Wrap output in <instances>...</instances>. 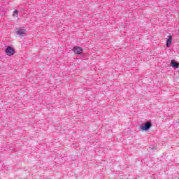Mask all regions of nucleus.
<instances>
[{
    "label": "nucleus",
    "instance_id": "f257e3e1",
    "mask_svg": "<svg viewBox=\"0 0 179 179\" xmlns=\"http://www.w3.org/2000/svg\"><path fill=\"white\" fill-rule=\"evenodd\" d=\"M72 51L74 52V54L80 55V54H82V52H83V48H82L79 46H76V47L73 48Z\"/></svg>",
    "mask_w": 179,
    "mask_h": 179
},
{
    "label": "nucleus",
    "instance_id": "f03ea898",
    "mask_svg": "<svg viewBox=\"0 0 179 179\" xmlns=\"http://www.w3.org/2000/svg\"><path fill=\"white\" fill-rule=\"evenodd\" d=\"M150 128H152V122H148L144 126H141L142 131H148Z\"/></svg>",
    "mask_w": 179,
    "mask_h": 179
},
{
    "label": "nucleus",
    "instance_id": "7ed1b4c3",
    "mask_svg": "<svg viewBox=\"0 0 179 179\" xmlns=\"http://www.w3.org/2000/svg\"><path fill=\"white\" fill-rule=\"evenodd\" d=\"M6 52L7 55L11 57V55H13L15 54V49H13L12 47H8L6 50Z\"/></svg>",
    "mask_w": 179,
    "mask_h": 179
},
{
    "label": "nucleus",
    "instance_id": "20e7f679",
    "mask_svg": "<svg viewBox=\"0 0 179 179\" xmlns=\"http://www.w3.org/2000/svg\"><path fill=\"white\" fill-rule=\"evenodd\" d=\"M26 31L25 29H17L16 33L18 36H24V34H26Z\"/></svg>",
    "mask_w": 179,
    "mask_h": 179
},
{
    "label": "nucleus",
    "instance_id": "39448f33",
    "mask_svg": "<svg viewBox=\"0 0 179 179\" xmlns=\"http://www.w3.org/2000/svg\"><path fill=\"white\" fill-rule=\"evenodd\" d=\"M173 41V36L171 35H170L169 36V38L166 41V47H170V45H171V43Z\"/></svg>",
    "mask_w": 179,
    "mask_h": 179
},
{
    "label": "nucleus",
    "instance_id": "423d86ee",
    "mask_svg": "<svg viewBox=\"0 0 179 179\" xmlns=\"http://www.w3.org/2000/svg\"><path fill=\"white\" fill-rule=\"evenodd\" d=\"M171 65L173 66L174 68H178L179 64L177 62H175L174 60H171Z\"/></svg>",
    "mask_w": 179,
    "mask_h": 179
},
{
    "label": "nucleus",
    "instance_id": "0eeeda50",
    "mask_svg": "<svg viewBox=\"0 0 179 179\" xmlns=\"http://www.w3.org/2000/svg\"><path fill=\"white\" fill-rule=\"evenodd\" d=\"M13 16L15 17H17V16H19V11H17V10H15V11L13 13Z\"/></svg>",
    "mask_w": 179,
    "mask_h": 179
},
{
    "label": "nucleus",
    "instance_id": "6e6552de",
    "mask_svg": "<svg viewBox=\"0 0 179 179\" xmlns=\"http://www.w3.org/2000/svg\"><path fill=\"white\" fill-rule=\"evenodd\" d=\"M178 75H179V71H178Z\"/></svg>",
    "mask_w": 179,
    "mask_h": 179
}]
</instances>
